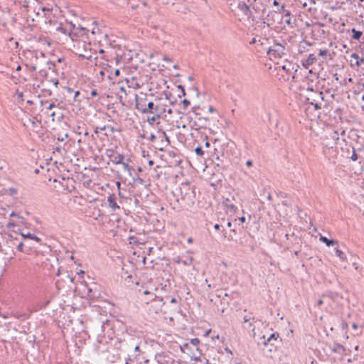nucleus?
I'll return each mask as SVG.
<instances>
[{"label":"nucleus","instance_id":"f257e3e1","mask_svg":"<svg viewBox=\"0 0 364 364\" xmlns=\"http://www.w3.org/2000/svg\"><path fill=\"white\" fill-rule=\"evenodd\" d=\"M287 45L284 40H281L280 42L274 41L273 45L268 48L267 54L274 58H282L286 55Z\"/></svg>","mask_w":364,"mask_h":364},{"label":"nucleus","instance_id":"f03ea898","mask_svg":"<svg viewBox=\"0 0 364 364\" xmlns=\"http://www.w3.org/2000/svg\"><path fill=\"white\" fill-rule=\"evenodd\" d=\"M181 194V200L184 206L191 207L194 204V191L188 185H182L178 189Z\"/></svg>","mask_w":364,"mask_h":364},{"label":"nucleus","instance_id":"7ed1b4c3","mask_svg":"<svg viewBox=\"0 0 364 364\" xmlns=\"http://www.w3.org/2000/svg\"><path fill=\"white\" fill-rule=\"evenodd\" d=\"M306 101L309 105L314 106L315 110L321 109L322 107H325L327 105L324 100L323 92L316 91L307 97Z\"/></svg>","mask_w":364,"mask_h":364},{"label":"nucleus","instance_id":"20e7f679","mask_svg":"<svg viewBox=\"0 0 364 364\" xmlns=\"http://www.w3.org/2000/svg\"><path fill=\"white\" fill-rule=\"evenodd\" d=\"M256 14H263L271 4V0H247Z\"/></svg>","mask_w":364,"mask_h":364},{"label":"nucleus","instance_id":"39448f33","mask_svg":"<svg viewBox=\"0 0 364 364\" xmlns=\"http://www.w3.org/2000/svg\"><path fill=\"white\" fill-rule=\"evenodd\" d=\"M120 343L119 348L122 350H129L134 348L135 351H139V346L136 343L134 338L130 336H127L123 340H119Z\"/></svg>","mask_w":364,"mask_h":364},{"label":"nucleus","instance_id":"423d86ee","mask_svg":"<svg viewBox=\"0 0 364 364\" xmlns=\"http://www.w3.org/2000/svg\"><path fill=\"white\" fill-rule=\"evenodd\" d=\"M199 107H193V112L196 114V118L194 121L193 126L196 127V129H205L209 125V119L207 117H202L200 113L197 112Z\"/></svg>","mask_w":364,"mask_h":364},{"label":"nucleus","instance_id":"0eeeda50","mask_svg":"<svg viewBox=\"0 0 364 364\" xmlns=\"http://www.w3.org/2000/svg\"><path fill=\"white\" fill-rule=\"evenodd\" d=\"M165 304L163 298L156 297L149 305V312L151 315H156L162 311V307Z\"/></svg>","mask_w":364,"mask_h":364},{"label":"nucleus","instance_id":"6e6552de","mask_svg":"<svg viewBox=\"0 0 364 364\" xmlns=\"http://www.w3.org/2000/svg\"><path fill=\"white\" fill-rule=\"evenodd\" d=\"M146 108L147 113L155 114L157 117H161L164 112H166V107L160 103L148 102Z\"/></svg>","mask_w":364,"mask_h":364},{"label":"nucleus","instance_id":"1a4fd4ad","mask_svg":"<svg viewBox=\"0 0 364 364\" xmlns=\"http://www.w3.org/2000/svg\"><path fill=\"white\" fill-rule=\"evenodd\" d=\"M237 8L240 11L243 13V14L247 17V18H251L254 20V16L252 11L250 10L252 6L250 4L246 3L245 1H240L237 4Z\"/></svg>","mask_w":364,"mask_h":364},{"label":"nucleus","instance_id":"9d476101","mask_svg":"<svg viewBox=\"0 0 364 364\" xmlns=\"http://www.w3.org/2000/svg\"><path fill=\"white\" fill-rule=\"evenodd\" d=\"M147 100L146 97L136 96V108L142 113H147Z\"/></svg>","mask_w":364,"mask_h":364},{"label":"nucleus","instance_id":"9b49d317","mask_svg":"<svg viewBox=\"0 0 364 364\" xmlns=\"http://www.w3.org/2000/svg\"><path fill=\"white\" fill-rule=\"evenodd\" d=\"M279 337V333H272L271 334L267 339L265 338V336H263V339H264V341H263V344L264 346H269L270 348L269 349V351H272V347L274 346V343H272L273 341H276L277 340Z\"/></svg>","mask_w":364,"mask_h":364},{"label":"nucleus","instance_id":"f8f14e48","mask_svg":"<svg viewBox=\"0 0 364 364\" xmlns=\"http://www.w3.org/2000/svg\"><path fill=\"white\" fill-rule=\"evenodd\" d=\"M317 61L316 55L313 53L309 55L308 58L305 60H302V65L305 68H308L309 66L313 65Z\"/></svg>","mask_w":364,"mask_h":364},{"label":"nucleus","instance_id":"ddd939ff","mask_svg":"<svg viewBox=\"0 0 364 364\" xmlns=\"http://www.w3.org/2000/svg\"><path fill=\"white\" fill-rule=\"evenodd\" d=\"M112 158V161L114 164H121L124 159V156L122 154L119 153H113L112 155L109 156Z\"/></svg>","mask_w":364,"mask_h":364},{"label":"nucleus","instance_id":"4468645a","mask_svg":"<svg viewBox=\"0 0 364 364\" xmlns=\"http://www.w3.org/2000/svg\"><path fill=\"white\" fill-rule=\"evenodd\" d=\"M107 202L109 206L112 209V210H116L117 209H120V207L116 203V196L114 194H111L107 198Z\"/></svg>","mask_w":364,"mask_h":364},{"label":"nucleus","instance_id":"2eb2a0df","mask_svg":"<svg viewBox=\"0 0 364 364\" xmlns=\"http://www.w3.org/2000/svg\"><path fill=\"white\" fill-rule=\"evenodd\" d=\"M351 31L353 33L352 39L358 41L362 43H364V36H363L362 31H357L354 28H352Z\"/></svg>","mask_w":364,"mask_h":364},{"label":"nucleus","instance_id":"dca6fc26","mask_svg":"<svg viewBox=\"0 0 364 364\" xmlns=\"http://www.w3.org/2000/svg\"><path fill=\"white\" fill-rule=\"evenodd\" d=\"M327 138L331 139L334 141L335 144H338L339 141V133L336 130H331L326 136Z\"/></svg>","mask_w":364,"mask_h":364},{"label":"nucleus","instance_id":"f3484780","mask_svg":"<svg viewBox=\"0 0 364 364\" xmlns=\"http://www.w3.org/2000/svg\"><path fill=\"white\" fill-rule=\"evenodd\" d=\"M279 13L280 12H282L284 14V16L286 17V19H285V22L290 25L291 23V13L289 11L285 9V6L284 5H282L281 6V11H279Z\"/></svg>","mask_w":364,"mask_h":364},{"label":"nucleus","instance_id":"a211bd4d","mask_svg":"<svg viewBox=\"0 0 364 364\" xmlns=\"http://www.w3.org/2000/svg\"><path fill=\"white\" fill-rule=\"evenodd\" d=\"M320 240L325 243L328 247L333 245H338V241L334 240L328 239L326 237L321 236Z\"/></svg>","mask_w":364,"mask_h":364},{"label":"nucleus","instance_id":"6ab92c4d","mask_svg":"<svg viewBox=\"0 0 364 364\" xmlns=\"http://www.w3.org/2000/svg\"><path fill=\"white\" fill-rule=\"evenodd\" d=\"M318 55L322 57L323 59H327V57L329 56V59H331V55L328 50L324 49V50H319Z\"/></svg>","mask_w":364,"mask_h":364},{"label":"nucleus","instance_id":"aec40b11","mask_svg":"<svg viewBox=\"0 0 364 364\" xmlns=\"http://www.w3.org/2000/svg\"><path fill=\"white\" fill-rule=\"evenodd\" d=\"M21 235L24 237V238H29V239H31V240H34L37 242H40L41 241V239L39 237H38L36 235L34 234H31V233H27V234H25L23 232H21Z\"/></svg>","mask_w":364,"mask_h":364},{"label":"nucleus","instance_id":"412c9836","mask_svg":"<svg viewBox=\"0 0 364 364\" xmlns=\"http://www.w3.org/2000/svg\"><path fill=\"white\" fill-rule=\"evenodd\" d=\"M335 252L336 256L338 257L341 260L344 261L346 259V255L343 251L340 250L338 247H336Z\"/></svg>","mask_w":364,"mask_h":364},{"label":"nucleus","instance_id":"4be33fe9","mask_svg":"<svg viewBox=\"0 0 364 364\" xmlns=\"http://www.w3.org/2000/svg\"><path fill=\"white\" fill-rule=\"evenodd\" d=\"M330 299V296L323 295L321 299H319L317 301L318 306H321L325 304L326 300H328Z\"/></svg>","mask_w":364,"mask_h":364},{"label":"nucleus","instance_id":"5701e85b","mask_svg":"<svg viewBox=\"0 0 364 364\" xmlns=\"http://www.w3.org/2000/svg\"><path fill=\"white\" fill-rule=\"evenodd\" d=\"M121 164L123 166L124 170L127 171L129 176H132V167L129 164L123 161Z\"/></svg>","mask_w":364,"mask_h":364},{"label":"nucleus","instance_id":"b1692460","mask_svg":"<svg viewBox=\"0 0 364 364\" xmlns=\"http://www.w3.org/2000/svg\"><path fill=\"white\" fill-rule=\"evenodd\" d=\"M195 153H196L198 156H201V157H202V156H203V155H204V151H203V150L202 147H201V146H197V147L195 149Z\"/></svg>","mask_w":364,"mask_h":364},{"label":"nucleus","instance_id":"393cba45","mask_svg":"<svg viewBox=\"0 0 364 364\" xmlns=\"http://www.w3.org/2000/svg\"><path fill=\"white\" fill-rule=\"evenodd\" d=\"M350 159L353 161H356L358 160V156L355 153V149L353 147V154H352V155L350 156Z\"/></svg>","mask_w":364,"mask_h":364},{"label":"nucleus","instance_id":"a878e982","mask_svg":"<svg viewBox=\"0 0 364 364\" xmlns=\"http://www.w3.org/2000/svg\"><path fill=\"white\" fill-rule=\"evenodd\" d=\"M160 117H157L156 114H154V115L151 117H148V122L150 124H153L157 119H159Z\"/></svg>","mask_w":364,"mask_h":364},{"label":"nucleus","instance_id":"bb28decb","mask_svg":"<svg viewBox=\"0 0 364 364\" xmlns=\"http://www.w3.org/2000/svg\"><path fill=\"white\" fill-rule=\"evenodd\" d=\"M79 58L80 59H87V60H91L92 55L88 54H80Z\"/></svg>","mask_w":364,"mask_h":364},{"label":"nucleus","instance_id":"cd10ccee","mask_svg":"<svg viewBox=\"0 0 364 364\" xmlns=\"http://www.w3.org/2000/svg\"><path fill=\"white\" fill-rule=\"evenodd\" d=\"M351 58L356 60L355 65L357 66H359L360 65V62L358 61L359 55L357 53H353L351 55Z\"/></svg>","mask_w":364,"mask_h":364},{"label":"nucleus","instance_id":"c85d7f7f","mask_svg":"<svg viewBox=\"0 0 364 364\" xmlns=\"http://www.w3.org/2000/svg\"><path fill=\"white\" fill-rule=\"evenodd\" d=\"M107 129V126H103V127H95V134H98L100 132V131H104Z\"/></svg>","mask_w":364,"mask_h":364},{"label":"nucleus","instance_id":"c756f323","mask_svg":"<svg viewBox=\"0 0 364 364\" xmlns=\"http://www.w3.org/2000/svg\"><path fill=\"white\" fill-rule=\"evenodd\" d=\"M182 105H183V109H186L190 105V101L186 99H184L182 101Z\"/></svg>","mask_w":364,"mask_h":364},{"label":"nucleus","instance_id":"7c9ffc66","mask_svg":"<svg viewBox=\"0 0 364 364\" xmlns=\"http://www.w3.org/2000/svg\"><path fill=\"white\" fill-rule=\"evenodd\" d=\"M58 105H55L54 102L49 104L48 107H46V112L51 110L53 108L58 107Z\"/></svg>","mask_w":364,"mask_h":364},{"label":"nucleus","instance_id":"2f4dec72","mask_svg":"<svg viewBox=\"0 0 364 364\" xmlns=\"http://www.w3.org/2000/svg\"><path fill=\"white\" fill-rule=\"evenodd\" d=\"M252 320H254V318H252L250 316H245L243 318L244 323H247V322H250Z\"/></svg>","mask_w":364,"mask_h":364},{"label":"nucleus","instance_id":"473e14b6","mask_svg":"<svg viewBox=\"0 0 364 364\" xmlns=\"http://www.w3.org/2000/svg\"><path fill=\"white\" fill-rule=\"evenodd\" d=\"M74 132H75V133H76L79 135H80L83 133V131L81 130V127L80 126H77L76 128H75Z\"/></svg>","mask_w":364,"mask_h":364},{"label":"nucleus","instance_id":"72a5a7b5","mask_svg":"<svg viewBox=\"0 0 364 364\" xmlns=\"http://www.w3.org/2000/svg\"><path fill=\"white\" fill-rule=\"evenodd\" d=\"M57 30L60 31L61 33H63L64 34H67L68 33L67 30L65 28L62 27L61 26H58L57 28ZM68 34H70V33H68Z\"/></svg>","mask_w":364,"mask_h":364},{"label":"nucleus","instance_id":"f704fd0d","mask_svg":"<svg viewBox=\"0 0 364 364\" xmlns=\"http://www.w3.org/2000/svg\"><path fill=\"white\" fill-rule=\"evenodd\" d=\"M79 95H80V91H75V95H74V97H73V100L74 101L80 102V100L77 99V97L79 96Z\"/></svg>","mask_w":364,"mask_h":364},{"label":"nucleus","instance_id":"c9c22d12","mask_svg":"<svg viewBox=\"0 0 364 364\" xmlns=\"http://www.w3.org/2000/svg\"><path fill=\"white\" fill-rule=\"evenodd\" d=\"M252 326V322L250 321V322L245 323L244 328L246 329H250Z\"/></svg>","mask_w":364,"mask_h":364},{"label":"nucleus","instance_id":"e433bc0d","mask_svg":"<svg viewBox=\"0 0 364 364\" xmlns=\"http://www.w3.org/2000/svg\"><path fill=\"white\" fill-rule=\"evenodd\" d=\"M161 1L164 4H173L174 1H175V0H161Z\"/></svg>","mask_w":364,"mask_h":364},{"label":"nucleus","instance_id":"4c0bfd02","mask_svg":"<svg viewBox=\"0 0 364 364\" xmlns=\"http://www.w3.org/2000/svg\"><path fill=\"white\" fill-rule=\"evenodd\" d=\"M23 242H20L18 246H17V249L18 250L21 251V252H23Z\"/></svg>","mask_w":364,"mask_h":364},{"label":"nucleus","instance_id":"58836bf2","mask_svg":"<svg viewBox=\"0 0 364 364\" xmlns=\"http://www.w3.org/2000/svg\"><path fill=\"white\" fill-rule=\"evenodd\" d=\"M68 134H65L64 135V136H62V137H60L58 136V140L60 141H63L65 140V138H68Z\"/></svg>","mask_w":364,"mask_h":364},{"label":"nucleus","instance_id":"ea45409f","mask_svg":"<svg viewBox=\"0 0 364 364\" xmlns=\"http://www.w3.org/2000/svg\"><path fill=\"white\" fill-rule=\"evenodd\" d=\"M107 128H108L109 129V131L111 132V133H114L115 132L117 131V129H115L114 127H109V126H107Z\"/></svg>","mask_w":364,"mask_h":364},{"label":"nucleus","instance_id":"a19ab883","mask_svg":"<svg viewBox=\"0 0 364 364\" xmlns=\"http://www.w3.org/2000/svg\"><path fill=\"white\" fill-rule=\"evenodd\" d=\"M92 97H95L98 95L97 90H92L90 92Z\"/></svg>","mask_w":364,"mask_h":364},{"label":"nucleus","instance_id":"79ce46f5","mask_svg":"<svg viewBox=\"0 0 364 364\" xmlns=\"http://www.w3.org/2000/svg\"><path fill=\"white\" fill-rule=\"evenodd\" d=\"M191 343L193 345H197L199 343V340L198 338H194L191 340Z\"/></svg>","mask_w":364,"mask_h":364},{"label":"nucleus","instance_id":"37998d69","mask_svg":"<svg viewBox=\"0 0 364 364\" xmlns=\"http://www.w3.org/2000/svg\"><path fill=\"white\" fill-rule=\"evenodd\" d=\"M246 165L249 168L252 167V161L251 160H247V162H246Z\"/></svg>","mask_w":364,"mask_h":364},{"label":"nucleus","instance_id":"c03bdc74","mask_svg":"<svg viewBox=\"0 0 364 364\" xmlns=\"http://www.w3.org/2000/svg\"><path fill=\"white\" fill-rule=\"evenodd\" d=\"M52 82H53V85H54L55 87H58V85L59 84V81H58V80H57V79L52 80Z\"/></svg>","mask_w":364,"mask_h":364},{"label":"nucleus","instance_id":"a18cd8bd","mask_svg":"<svg viewBox=\"0 0 364 364\" xmlns=\"http://www.w3.org/2000/svg\"><path fill=\"white\" fill-rule=\"evenodd\" d=\"M114 74V76H116V77L119 76L120 74V70L119 69H115Z\"/></svg>","mask_w":364,"mask_h":364},{"label":"nucleus","instance_id":"49530a36","mask_svg":"<svg viewBox=\"0 0 364 364\" xmlns=\"http://www.w3.org/2000/svg\"><path fill=\"white\" fill-rule=\"evenodd\" d=\"M9 191L11 194H16L17 193L16 189H15L14 188H11Z\"/></svg>","mask_w":364,"mask_h":364},{"label":"nucleus","instance_id":"de8ad7c7","mask_svg":"<svg viewBox=\"0 0 364 364\" xmlns=\"http://www.w3.org/2000/svg\"><path fill=\"white\" fill-rule=\"evenodd\" d=\"M65 90L68 93H72L73 92V90L69 87H65Z\"/></svg>","mask_w":364,"mask_h":364},{"label":"nucleus","instance_id":"09e8293b","mask_svg":"<svg viewBox=\"0 0 364 364\" xmlns=\"http://www.w3.org/2000/svg\"><path fill=\"white\" fill-rule=\"evenodd\" d=\"M191 262H192V258H191V259H190L189 262H188L187 261H183V264L184 265H189V264H191Z\"/></svg>","mask_w":364,"mask_h":364},{"label":"nucleus","instance_id":"8fccbe9b","mask_svg":"<svg viewBox=\"0 0 364 364\" xmlns=\"http://www.w3.org/2000/svg\"><path fill=\"white\" fill-rule=\"evenodd\" d=\"M178 88L181 89L182 95L184 96L186 95L185 90L181 85H178Z\"/></svg>","mask_w":364,"mask_h":364},{"label":"nucleus","instance_id":"3c124183","mask_svg":"<svg viewBox=\"0 0 364 364\" xmlns=\"http://www.w3.org/2000/svg\"><path fill=\"white\" fill-rule=\"evenodd\" d=\"M215 111V108L213 106H209L208 107V112H213Z\"/></svg>","mask_w":364,"mask_h":364},{"label":"nucleus","instance_id":"603ef678","mask_svg":"<svg viewBox=\"0 0 364 364\" xmlns=\"http://www.w3.org/2000/svg\"><path fill=\"white\" fill-rule=\"evenodd\" d=\"M50 115L52 117V120L54 121L55 120L54 117L55 116V112H51Z\"/></svg>","mask_w":364,"mask_h":364},{"label":"nucleus","instance_id":"864d4df0","mask_svg":"<svg viewBox=\"0 0 364 364\" xmlns=\"http://www.w3.org/2000/svg\"><path fill=\"white\" fill-rule=\"evenodd\" d=\"M238 219H239V220H240L241 223H245V218L244 216L240 217V218H239Z\"/></svg>","mask_w":364,"mask_h":364},{"label":"nucleus","instance_id":"5fc2aeb1","mask_svg":"<svg viewBox=\"0 0 364 364\" xmlns=\"http://www.w3.org/2000/svg\"><path fill=\"white\" fill-rule=\"evenodd\" d=\"M220 225L219 224H215V225H214V228H215V230H220Z\"/></svg>","mask_w":364,"mask_h":364},{"label":"nucleus","instance_id":"6e6d98bb","mask_svg":"<svg viewBox=\"0 0 364 364\" xmlns=\"http://www.w3.org/2000/svg\"><path fill=\"white\" fill-rule=\"evenodd\" d=\"M352 328H353L354 330H356V329H358V325H357L356 323H353L352 324Z\"/></svg>","mask_w":364,"mask_h":364},{"label":"nucleus","instance_id":"4d7b16f0","mask_svg":"<svg viewBox=\"0 0 364 364\" xmlns=\"http://www.w3.org/2000/svg\"><path fill=\"white\" fill-rule=\"evenodd\" d=\"M282 69H283L284 70L287 71V72H288V71L289 70V68H288L287 67V65H283V66H282Z\"/></svg>","mask_w":364,"mask_h":364},{"label":"nucleus","instance_id":"13d9d810","mask_svg":"<svg viewBox=\"0 0 364 364\" xmlns=\"http://www.w3.org/2000/svg\"><path fill=\"white\" fill-rule=\"evenodd\" d=\"M307 90L310 91L311 92V94H313L314 92H316V91L314 90V89L312 87H308Z\"/></svg>","mask_w":364,"mask_h":364},{"label":"nucleus","instance_id":"bf43d9fd","mask_svg":"<svg viewBox=\"0 0 364 364\" xmlns=\"http://www.w3.org/2000/svg\"><path fill=\"white\" fill-rule=\"evenodd\" d=\"M163 60H165V61H170V58H168L167 56H164L163 57Z\"/></svg>","mask_w":364,"mask_h":364},{"label":"nucleus","instance_id":"052dcab7","mask_svg":"<svg viewBox=\"0 0 364 364\" xmlns=\"http://www.w3.org/2000/svg\"><path fill=\"white\" fill-rule=\"evenodd\" d=\"M18 97H19L21 100H23V92H19V93L18 94Z\"/></svg>","mask_w":364,"mask_h":364},{"label":"nucleus","instance_id":"680f3d73","mask_svg":"<svg viewBox=\"0 0 364 364\" xmlns=\"http://www.w3.org/2000/svg\"><path fill=\"white\" fill-rule=\"evenodd\" d=\"M273 5H274V6H279V3H278V1H277V0H274V1H273Z\"/></svg>","mask_w":364,"mask_h":364},{"label":"nucleus","instance_id":"e2e57ef3","mask_svg":"<svg viewBox=\"0 0 364 364\" xmlns=\"http://www.w3.org/2000/svg\"><path fill=\"white\" fill-rule=\"evenodd\" d=\"M83 134H84V136H89V132H88L87 130H85V131L83 132Z\"/></svg>","mask_w":364,"mask_h":364},{"label":"nucleus","instance_id":"0e129e2a","mask_svg":"<svg viewBox=\"0 0 364 364\" xmlns=\"http://www.w3.org/2000/svg\"><path fill=\"white\" fill-rule=\"evenodd\" d=\"M171 303H176L177 300L175 298H172L170 301Z\"/></svg>","mask_w":364,"mask_h":364},{"label":"nucleus","instance_id":"69168bd1","mask_svg":"<svg viewBox=\"0 0 364 364\" xmlns=\"http://www.w3.org/2000/svg\"><path fill=\"white\" fill-rule=\"evenodd\" d=\"M116 185H117V186L118 189L119 190V189H120V186H121L120 182L117 181V182L116 183Z\"/></svg>","mask_w":364,"mask_h":364},{"label":"nucleus","instance_id":"338daca9","mask_svg":"<svg viewBox=\"0 0 364 364\" xmlns=\"http://www.w3.org/2000/svg\"><path fill=\"white\" fill-rule=\"evenodd\" d=\"M225 297H228V294H225L224 296H223V301H225Z\"/></svg>","mask_w":364,"mask_h":364},{"label":"nucleus","instance_id":"774afa93","mask_svg":"<svg viewBox=\"0 0 364 364\" xmlns=\"http://www.w3.org/2000/svg\"><path fill=\"white\" fill-rule=\"evenodd\" d=\"M166 112H167L168 114H171L172 113V109H166Z\"/></svg>","mask_w":364,"mask_h":364}]
</instances>
